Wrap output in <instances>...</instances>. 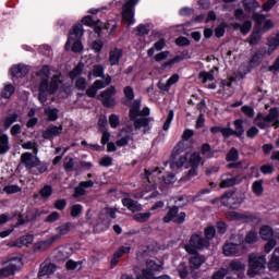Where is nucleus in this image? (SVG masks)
<instances>
[{
  "label": "nucleus",
  "mask_w": 279,
  "mask_h": 279,
  "mask_svg": "<svg viewBox=\"0 0 279 279\" xmlns=\"http://www.w3.org/2000/svg\"><path fill=\"white\" fill-rule=\"evenodd\" d=\"M124 97L121 98L122 106H125L129 109L130 121H135L138 117H149L150 110L149 107H144L141 111L142 100L137 98L134 100L136 95L134 94V88L132 86H125L123 88Z\"/></svg>",
  "instance_id": "f257e3e1"
},
{
  "label": "nucleus",
  "mask_w": 279,
  "mask_h": 279,
  "mask_svg": "<svg viewBox=\"0 0 279 279\" xmlns=\"http://www.w3.org/2000/svg\"><path fill=\"white\" fill-rule=\"evenodd\" d=\"M195 136V131L191 129H185L181 136V141L174 146L171 157H170V168L172 170L182 169L186 163L187 157L186 155H181L186 149V141L193 138Z\"/></svg>",
  "instance_id": "f03ea898"
},
{
  "label": "nucleus",
  "mask_w": 279,
  "mask_h": 279,
  "mask_svg": "<svg viewBox=\"0 0 279 279\" xmlns=\"http://www.w3.org/2000/svg\"><path fill=\"white\" fill-rule=\"evenodd\" d=\"M21 162L24 165L26 171H31L32 175H43V173L49 170V163L40 161V158L34 156L32 153L22 154Z\"/></svg>",
  "instance_id": "7ed1b4c3"
},
{
  "label": "nucleus",
  "mask_w": 279,
  "mask_h": 279,
  "mask_svg": "<svg viewBox=\"0 0 279 279\" xmlns=\"http://www.w3.org/2000/svg\"><path fill=\"white\" fill-rule=\"evenodd\" d=\"M210 247V242L206 240L201 233H193L190 236L189 244L184 245V250L187 254H197V252H204Z\"/></svg>",
  "instance_id": "20e7f679"
},
{
  "label": "nucleus",
  "mask_w": 279,
  "mask_h": 279,
  "mask_svg": "<svg viewBox=\"0 0 279 279\" xmlns=\"http://www.w3.org/2000/svg\"><path fill=\"white\" fill-rule=\"evenodd\" d=\"M267 265V258L264 255H256L251 253L248 255V270L247 276L250 278H255L256 276H260L265 271V267Z\"/></svg>",
  "instance_id": "39448f33"
},
{
  "label": "nucleus",
  "mask_w": 279,
  "mask_h": 279,
  "mask_svg": "<svg viewBox=\"0 0 279 279\" xmlns=\"http://www.w3.org/2000/svg\"><path fill=\"white\" fill-rule=\"evenodd\" d=\"M189 204V201L181 205H173L168 207L167 214L163 216V223H177V226H182L186 221V214L184 211L180 213V208H184ZM180 213V214H179Z\"/></svg>",
  "instance_id": "423d86ee"
},
{
  "label": "nucleus",
  "mask_w": 279,
  "mask_h": 279,
  "mask_svg": "<svg viewBox=\"0 0 279 279\" xmlns=\"http://www.w3.org/2000/svg\"><path fill=\"white\" fill-rule=\"evenodd\" d=\"M138 1L141 0H126L122 5L121 16L128 27H132V25L136 23V19H134V16L136 14V5H138Z\"/></svg>",
  "instance_id": "0eeeda50"
},
{
  "label": "nucleus",
  "mask_w": 279,
  "mask_h": 279,
  "mask_svg": "<svg viewBox=\"0 0 279 279\" xmlns=\"http://www.w3.org/2000/svg\"><path fill=\"white\" fill-rule=\"evenodd\" d=\"M72 228H74L73 222L62 223L61 226L56 228V232H58V234H54V235L50 236L49 239L40 242L37 245V248L43 250V245H46V247H51V245H53L54 242L58 241V239H60L61 236H65V234H69L71 232Z\"/></svg>",
  "instance_id": "6e6552de"
},
{
  "label": "nucleus",
  "mask_w": 279,
  "mask_h": 279,
  "mask_svg": "<svg viewBox=\"0 0 279 279\" xmlns=\"http://www.w3.org/2000/svg\"><path fill=\"white\" fill-rule=\"evenodd\" d=\"M226 193H232L229 197H226V202H223V206L229 208L230 210H236L241 208V204L245 202V193L236 194V190H229Z\"/></svg>",
  "instance_id": "1a4fd4ad"
},
{
  "label": "nucleus",
  "mask_w": 279,
  "mask_h": 279,
  "mask_svg": "<svg viewBox=\"0 0 279 279\" xmlns=\"http://www.w3.org/2000/svg\"><path fill=\"white\" fill-rule=\"evenodd\" d=\"M114 95H117V87L111 85L99 94L98 99L101 101L105 108H114V106H117Z\"/></svg>",
  "instance_id": "9d476101"
},
{
  "label": "nucleus",
  "mask_w": 279,
  "mask_h": 279,
  "mask_svg": "<svg viewBox=\"0 0 279 279\" xmlns=\"http://www.w3.org/2000/svg\"><path fill=\"white\" fill-rule=\"evenodd\" d=\"M100 221L97 222L96 229L99 230L100 232H106L108 228H110V223H112V219H117V208L108 207L106 209V216H100Z\"/></svg>",
  "instance_id": "9b49d317"
},
{
  "label": "nucleus",
  "mask_w": 279,
  "mask_h": 279,
  "mask_svg": "<svg viewBox=\"0 0 279 279\" xmlns=\"http://www.w3.org/2000/svg\"><path fill=\"white\" fill-rule=\"evenodd\" d=\"M226 217L229 221H260V217L252 214H241L239 211H228Z\"/></svg>",
  "instance_id": "f8f14e48"
},
{
  "label": "nucleus",
  "mask_w": 279,
  "mask_h": 279,
  "mask_svg": "<svg viewBox=\"0 0 279 279\" xmlns=\"http://www.w3.org/2000/svg\"><path fill=\"white\" fill-rule=\"evenodd\" d=\"M99 23H101V20H94L93 15H85L81 20V25L93 27L94 34H96L98 38H101V27H99Z\"/></svg>",
  "instance_id": "ddd939ff"
},
{
  "label": "nucleus",
  "mask_w": 279,
  "mask_h": 279,
  "mask_svg": "<svg viewBox=\"0 0 279 279\" xmlns=\"http://www.w3.org/2000/svg\"><path fill=\"white\" fill-rule=\"evenodd\" d=\"M265 48L257 49L248 61V66H251V69H256L260 66L263 60H265Z\"/></svg>",
  "instance_id": "4468645a"
},
{
  "label": "nucleus",
  "mask_w": 279,
  "mask_h": 279,
  "mask_svg": "<svg viewBox=\"0 0 279 279\" xmlns=\"http://www.w3.org/2000/svg\"><path fill=\"white\" fill-rule=\"evenodd\" d=\"M60 134H62V125H50L41 133V137L45 141H51V138L60 136Z\"/></svg>",
  "instance_id": "2eb2a0df"
},
{
  "label": "nucleus",
  "mask_w": 279,
  "mask_h": 279,
  "mask_svg": "<svg viewBox=\"0 0 279 279\" xmlns=\"http://www.w3.org/2000/svg\"><path fill=\"white\" fill-rule=\"evenodd\" d=\"M243 182V179L241 177H232V173L227 174V179H222L220 182V189H230L232 186H236Z\"/></svg>",
  "instance_id": "dca6fc26"
},
{
  "label": "nucleus",
  "mask_w": 279,
  "mask_h": 279,
  "mask_svg": "<svg viewBox=\"0 0 279 279\" xmlns=\"http://www.w3.org/2000/svg\"><path fill=\"white\" fill-rule=\"evenodd\" d=\"M122 206L128 208L131 213H141L143 210V205L138 203V201H134L130 197L122 198Z\"/></svg>",
  "instance_id": "f3484780"
},
{
  "label": "nucleus",
  "mask_w": 279,
  "mask_h": 279,
  "mask_svg": "<svg viewBox=\"0 0 279 279\" xmlns=\"http://www.w3.org/2000/svg\"><path fill=\"white\" fill-rule=\"evenodd\" d=\"M122 206L128 208L131 213H141L143 210V205L138 203V201H134L130 197L122 198Z\"/></svg>",
  "instance_id": "a211bd4d"
},
{
  "label": "nucleus",
  "mask_w": 279,
  "mask_h": 279,
  "mask_svg": "<svg viewBox=\"0 0 279 279\" xmlns=\"http://www.w3.org/2000/svg\"><path fill=\"white\" fill-rule=\"evenodd\" d=\"M12 77L23 78L29 73V69L25 64H16L10 69Z\"/></svg>",
  "instance_id": "6ab92c4d"
},
{
  "label": "nucleus",
  "mask_w": 279,
  "mask_h": 279,
  "mask_svg": "<svg viewBox=\"0 0 279 279\" xmlns=\"http://www.w3.org/2000/svg\"><path fill=\"white\" fill-rule=\"evenodd\" d=\"M49 75H51V68L47 64L43 65L41 69L36 72V76L40 77L39 86H43V84L49 86Z\"/></svg>",
  "instance_id": "aec40b11"
},
{
  "label": "nucleus",
  "mask_w": 279,
  "mask_h": 279,
  "mask_svg": "<svg viewBox=\"0 0 279 279\" xmlns=\"http://www.w3.org/2000/svg\"><path fill=\"white\" fill-rule=\"evenodd\" d=\"M222 252L225 256H238V254H241V244L236 243H226L222 246Z\"/></svg>",
  "instance_id": "412c9836"
},
{
  "label": "nucleus",
  "mask_w": 279,
  "mask_h": 279,
  "mask_svg": "<svg viewBox=\"0 0 279 279\" xmlns=\"http://www.w3.org/2000/svg\"><path fill=\"white\" fill-rule=\"evenodd\" d=\"M263 40V33L260 31V27L255 26L248 36V45L251 47H256Z\"/></svg>",
  "instance_id": "4be33fe9"
},
{
  "label": "nucleus",
  "mask_w": 279,
  "mask_h": 279,
  "mask_svg": "<svg viewBox=\"0 0 279 279\" xmlns=\"http://www.w3.org/2000/svg\"><path fill=\"white\" fill-rule=\"evenodd\" d=\"M191 269H199L204 263H206V258L204 255H201L199 252H196V254H192V256L189 259Z\"/></svg>",
  "instance_id": "5701e85b"
},
{
  "label": "nucleus",
  "mask_w": 279,
  "mask_h": 279,
  "mask_svg": "<svg viewBox=\"0 0 279 279\" xmlns=\"http://www.w3.org/2000/svg\"><path fill=\"white\" fill-rule=\"evenodd\" d=\"M185 56H189V50H184L182 54H177L174 58L163 62L161 64V69H172L173 64H180V62L184 60Z\"/></svg>",
  "instance_id": "b1692460"
},
{
  "label": "nucleus",
  "mask_w": 279,
  "mask_h": 279,
  "mask_svg": "<svg viewBox=\"0 0 279 279\" xmlns=\"http://www.w3.org/2000/svg\"><path fill=\"white\" fill-rule=\"evenodd\" d=\"M121 58H123V50L116 48L109 52V62L111 66H118L119 62H121Z\"/></svg>",
  "instance_id": "393cba45"
},
{
  "label": "nucleus",
  "mask_w": 279,
  "mask_h": 279,
  "mask_svg": "<svg viewBox=\"0 0 279 279\" xmlns=\"http://www.w3.org/2000/svg\"><path fill=\"white\" fill-rule=\"evenodd\" d=\"M259 236L263 241H269L274 238V228L269 225H264L259 229Z\"/></svg>",
  "instance_id": "a878e982"
},
{
  "label": "nucleus",
  "mask_w": 279,
  "mask_h": 279,
  "mask_svg": "<svg viewBox=\"0 0 279 279\" xmlns=\"http://www.w3.org/2000/svg\"><path fill=\"white\" fill-rule=\"evenodd\" d=\"M54 271H58V266H56V264H45L40 266L38 276H51Z\"/></svg>",
  "instance_id": "bb28decb"
},
{
  "label": "nucleus",
  "mask_w": 279,
  "mask_h": 279,
  "mask_svg": "<svg viewBox=\"0 0 279 279\" xmlns=\"http://www.w3.org/2000/svg\"><path fill=\"white\" fill-rule=\"evenodd\" d=\"M10 151V137L7 134L0 135V156Z\"/></svg>",
  "instance_id": "cd10ccee"
},
{
  "label": "nucleus",
  "mask_w": 279,
  "mask_h": 279,
  "mask_svg": "<svg viewBox=\"0 0 279 279\" xmlns=\"http://www.w3.org/2000/svg\"><path fill=\"white\" fill-rule=\"evenodd\" d=\"M201 154L202 156H205V158L210 159L215 158L217 150L213 149V146H210L208 143H204L201 146Z\"/></svg>",
  "instance_id": "c85d7f7f"
},
{
  "label": "nucleus",
  "mask_w": 279,
  "mask_h": 279,
  "mask_svg": "<svg viewBox=\"0 0 279 279\" xmlns=\"http://www.w3.org/2000/svg\"><path fill=\"white\" fill-rule=\"evenodd\" d=\"M268 267L274 271H277V269H279V247L275 248L268 263Z\"/></svg>",
  "instance_id": "c756f323"
},
{
  "label": "nucleus",
  "mask_w": 279,
  "mask_h": 279,
  "mask_svg": "<svg viewBox=\"0 0 279 279\" xmlns=\"http://www.w3.org/2000/svg\"><path fill=\"white\" fill-rule=\"evenodd\" d=\"M233 125L235 130H233V136H236V138H241L243 134H245V129L243 128V119H236L233 121Z\"/></svg>",
  "instance_id": "7c9ffc66"
},
{
  "label": "nucleus",
  "mask_w": 279,
  "mask_h": 279,
  "mask_svg": "<svg viewBox=\"0 0 279 279\" xmlns=\"http://www.w3.org/2000/svg\"><path fill=\"white\" fill-rule=\"evenodd\" d=\"M63 169L65 173L77 171V168H75V159H73V157H65L63 161Z\"/></svg>",
  "instance_id": "2f4dec72"
},
{
  "label": "nucleus",
  "mask_w": 279,
  "mask_h": 279,
  "mask_svg": "<svg viewBox=\"0 0 279 279\" xmlns=\"http://www.w3.org/2000/svg\"><path fill=\"white\" fill-rule=\"evenodd\" d=\"M16 272V266L8 264L5 267L0 269V278H10Z\"/></svg>",
  "instance_id": "473e14b6"
},
{
  "label": "nucleus",
  "mask_w": 279,
  "mask_h": 279,
  "mask_svg": "<svg viewBox=\"0 0 279 279\" xmlns=\"http://www.w3.org/2000/svg\"><path fill=\"white\" fill-rule=\"evenodd\" d=\"M276 119H279L278 108L272 107L269 109L268 114L264 117L266 123H274Z\"/></svg>",
  "instance_id": "72a5a7b5"
},
{
  "label": "nucleus",
  "mask_w": 279,
  "mask_h": 279,
  "mask_svg": "<svg viewBox=\"0 0 279 279\" xmlns=\"http://www.w3.org/2000/svg\"><path fill=\"white\" fill-rule=\"evenodd\" d=\"M14 93H16V87H14V85H12V84H8L1 90L0 95H1L2 99H10V97H12V95H14Z\"/></svg>",
  "instance_id": "f704fd0d"
},
{
  "label": "nucleus",
  "mask_w": 279,
  "mask_h": 279,
  "mask_svg": "<svg viewBox=\"0 0 279 279\" xmlns=\"http://www.w3.org/2000/svg\"><path fill=\"white\" fill-rule=\"evenodd\" d=\"M49 90V85L43 83L39 85V93H38V101L41 104H47V93Z\"/></svg>",
  "instance_id": "c9c22d12"
},
{
  "label": "nucleus",
  "mask_w": 279,
  "mask_h": 279,
  "mask_svg": "<svg viewBox=\"0 0 279 279\" xmlns=\"http://www.w3.org/2000/svg\"><path fill=\"white\" fill-rule=\"evenodd\" d=\"M39 195L41 199H49L53 195V186L50 184L44 185L39 191Z\"/></svg>",
  "instance_id": "e433bc0d"
},
{
  "label": "nucleus",
  "mask_w": 279,
  "mask_h": 279,
  "mask_svg": "<svg viewBox=\"0 0 279 279\" xmlns=\"http://www.w3.org/2000/svg\"><path fill=\"white\" fill-rule=\"evenodd\" d=\"M134 221H137V223H147L149 219H151V213H137L133 217Z\"/></svg>",
  "instance_id": "4c0bfd02"
},
{
  "label": "nucleus",
  "mask_w": 279,
  "mask_h": 279,
  "mask_svg": "<svg viewBox=\"0 0 279 279\" xmlns=\"http://www.w3.org/2000/svg\"><path fill=\"white\" fill-rule=\"evenodd\" d=\"M243 5L246 12H254L257 8H260V3L256 0H244Z\"/></svg>",
  "instance_id": "58836bf2"
},
{
  "label": "nucleus",
  "mask_w": 279,
  "mask_h": 279,
  "mask_svg": "<svg viewBox=\"0 0 279 279\" xmlns=\"http://www.w3.org/2000/svg\"><path fill=\"white\" fill-rule=\"evenodd\" d=\"M198 80H202L203 84H206V82H214L215 81V72H206L202 71L198 73Z\"/></svg>",
  "instance_id": "ea45409f"
},
{
  "label": "nucleus",
  "mask_w": 279,
  "mask_h": 279,
  "mask_svg": "<svg viewBox=\"0 0 279 279\" xmlns=\"http://www.w3.org/2000/svg\"><path fill=\"white\" fill-rule=\"evenodd\" d=\"M9 265H14L16 267V271L23 267V255H13L8 260Z\"/></svg>",
  "instance_id": "a19ab883"
},
{
  "label": "nucleus",
  "mask_w": 279,
  "mask_h": 279,
  "mask_svg": "<svg viewBox=\"0 0 279 279\" xmlns=\"http://www.w3.org/2000/svg\"><path fill=\"white\" fill-rule=\"evenodd\" d=\"M84 72V63L80 62L73 70L69 72L70 80H75V77H80Z\"/></svg>",
  "instance_id": "79ce46f5"
},
{
  "label": "nucleus",
  "mask_w": 279,
  "mask_h": 279,
  "mask_svg": "<svg viewBox=\"0 0 279 279\" xmlns=\"http://www.w3.org/2000/svg\"><path fill=\"white\" fill-rule=\"evenodd\" d=\"M229 267L232 271H240V272L245 271V264H243L239 259L231 260L229 264Z\"/></svg>",
  "instance_id": "37998d69"
},
{
  "label": "nucleus",
  "mask_w": 279,
  "mask_h": 279,
  "mask_svg": "<svg viewBox=\"0 0 279 279\" xmlns=\"http://www.w3.org/2000/svg\"><path fill=\"white\" fill-rule=\"evenodd\" d=\"M58 112H60V110H58V108H51L48 107L45 109V114L46 117H48V121H58Z\"/></svg>",
  "instance_id": "c03bdc74"
},
{
  "label": "nucleus",
  "mask_w": 279,
  "mask_h": 279,
  "mask_svg": "<svg viewBox=\"0 0 279 279\" xmlns=\"http://www.w3.org/2000/svg\"><path fill=\"white\" fill-rule=\"evenodd\" d=\"M204 234L205 240L208 241V243H210V241H213V239H215L217 234V229L215 228V226H208L205 228Z\"/></svg>",
  "instance_id": "a18cd8bd"
},
{
  "label": "nucleus",
  "mask_w": 279,
  "mask_h": 279,
  "mask_svg": "<svg viewBox=\"0 0 279 279\" xmlns=\"http://www.w3.org/2000/svg\"><path fill=\"white\" fill-rule=\"evenodd\" d=\"M146 269L148 271H151L153 274H155V271H162V265H159L154 259H148L146 262Z\"/></svg>",
  "instance_id": "49530a36"
},
{
  "label": "nucleus",
  "mask_w": 279,
  "mask_h": 279,
  "mask_svg": "<svg viewBox=\"0 0 279 279\" xmlns=\"http://www.w3.org/2000/svg\"><path fill=\"white\" fill-rule=\"evenodd\" d=\"M252 19H253L254 23H256L255 27H260L263 25V23H265L267 21V15L260 14L258 12H254L252 15Z\"/></svg>",
  "instance_id": "de8ad7c7"
},
{
  "label": "nucleus",
  "mask_w": 279,
  "mask_h": 279,
  "mask_svg": "<svg viewBox=\"0 0 279 279\" xmlns=\"http://www.w3.org/2000/svg\"><path fill=\"white\" fill-rule=\"evenodd\" d=\"M201 162H202V155L197 151L193 153L190 157L191 167H196L197 169H199Z\"/></svg>",
  "instance_id": "09e8293b"
},
{
  "label": "nucleus",
  "mask_w": 279,
  "mask_h": 279,
  "mask_svg": "<svg viewBox=\"0 0 279 279\" xmlns=\"http://www.w3.org/2000/svg\"><path fill=\"white\" fill-rule=\"evenodd\" d=\"M134 122L135 130H141V128H147L149 125V119L148 118H135V120H131Z\"/></svg>",
  "instance_id": "8fccbe9b"
},
{
  "label": "nucleus",
  "mask_w": 279,
  "mask_h": 279,
  "mask_svg": "<svg viewBox=\"0 0 279 279\" xmlns=\"http://www.w3.org/2000/svg\"><path fill=\"white\" fill-rule=\"evenodd\" d=\"M252 191L255 195L260 196L265 189L263 187V180H257L252 184Z\"/></svg>",
  "instance_id": "3c124183"
},
{
  "label": "nucleus",
  "mask_w": 279,
  "mask_h": 279,
  "mask_svg": "<svg viewBox=\"0 0 279 279\" xmlns=\"http://www.w3.org/2000/svg\"><path fill=\"white\" fill-rule=\"evenodd\" d=\"M245 243H248V245H252V243H256L258 241V232L251 230L246 233L244 238Z\"/></svg>",
  "instance_id": "603ef678"
},
{
  "label": "nucleus",
  "mask_w": 279,
  "mask_h": 279,
  "mask_svg": "<svg viewBox=\"0 0 279 279\" xmlns=\"http://www.w3.org/2000/svg\"><path fill=\"white\" fill-rule=\"evenodd\" d=\"M227 162H236L239 160V150L232 147L226 156Z\"/></svg>",
  "instance_id": "864d4df0"
},
{
  "label": "nucleus",
  "mask_w": 279,
  "mask_h": 279,
  "mask_svg": "<svg viewBox=\"0 0 279 279\" xmlns=\"http://www.w3.org/2000/svg\"><path fill=\"white\" fill-rule=\"evenodd\" d=\"M17 119H19V114L16 113H12L8 116L3 121V125L5 130L10 129L12 126V123H16Z\"/></svg>",
  "instance_id": "5fc2aeb1"
},
{
  "label": "nucleus",
  "mask_w": 279,
  "mask_h": 279,
  "mask_svg": "<svg viewBox=\"0 0 279 279\" xmlns=\"http://www.w3.org/2000/svg\"><path fill=\"white\" fill-rule=\"evenodd\" d=\"M98 132H108V118L104 114L98 119Z\"/></svg>",
  "instance_id": "6e6d98bb"
},
{
  "label": "nucleus",
  "mask_w": 279,
  "mask_h": 279,
  "mask_svg": "<svg viewBox=\"0 0 279 279\" xmlns=\"http://www.w3.org/2000/svg\"><path fill=\"white\" fill-rule=\"evenodd\" d=\"M83 210H84V206H82L80 204H75L71 207L70 215H71V217L76 219L77 217H80V215H82Z\"/></svg>",
  "instance_id": "4d7b16f0"
},
{
  "label": "nucleus",
  "mask_w": 279,
  "mask_h": 279,
  "mask_svg": "<svg viewBox=\"0 0 279 279\" xmlns=\"http://www.w3.org/2000/svg\"><path fill=\"white\" fill-rule=\"evenodd\" d=\"M22 189L19 185H7L3 187V193L7 195H14L15 193H21Z\"/></svg>",
  "instance_id": "13d9d810"
},
{
  "label": "nucleus",
  "mask_w": 279,
  "mask_h": 279,
  "mask_svg": "<svg viewBox=\"0 0 279 279\" xmlns=\"http://www.w3.org/2000/svg\"><path fill=\"white\" fill-rule=\"evenodd\" d=\"M58 88H60L58 80L52 78L50 83L48 81V93H50V95H56V93H58Z\"/></svg>",
  "instance_id": "bf43d9fd"
},
{
  "label": "nucleus",
  "mask_w": 279,
  "mask_h": 279,
  "mask_svg": "<svg viewBox=\"0 0 279 279\" xmlns=\"http://www.w3.org/2000/svg\"><path fill=\"white\" fill-rule=\"evenodd\" d=\"M92 73H93L94 77H102V78L106 77V75H104L105 69H104L102 64L94 65Z\"/></svg>",
  "instance_id": "052dcab7"
},
{
  "label": "nucleus",
  "mask_w": 279,
  "mask_h": 279,
  "mask_svg": "<svg viewBox=\"0 0 279 279\" xmlns=\"http://www.w3.org/2000/svg\"><path fill=\"white\" fill-rule=\"evenodd\" d=\"M137 36L143 37V36H149V26L145 24H140L136 27Z\"/></svg>",
  "instance_id": "680f3d73"
},
{
  "label": "nucleus",
  "mask_w": 279,
  "mask_h": 279,
  "mask_svg": "<svg viewBox=\"0 0 279 279\" xmlns=\"http://www.w3.org/2000/svg\"><path fill=\"white\" fill-rule=\"evenodd\" d=\"M70 35L76 36V37L84 36V25L83 24L74 25L72 33L70 32Z\"/></svg>",
  "instance_id": "e2e57ef3"
},
{
  "label": "nucleus",
  "mask_w": 279,
  "mask_h": 279,
  "mask_svg": "<svg viewBox=\"0 0 279 279\" xmlns=\"http://www.w3.org/2000/svg\"><path fill=\"white\" fill-rule=\"evenodd\" d=\"M156 276L151 270L142 269V274L136 276V279H155Z\"/></svg>",
  "instance_id": "0e129e2a"
},
{
  "label": "nucleus",
  "mask_w": 279,
  "mask_h": 279,
  "mask_svg": "<svg viewBox=\"0 0 279 279\" xmlns=\"http://www.w3.org/2000/svg\"><path fill=\"white\" fill-rule=\"evenodd\" d=\"M232 192H225L221 196L219 197H215L214 199L210 201V204H221V206H223V202L226 201V197H231Z\"/></svg>",
  "instance_id": "69168bd1"
},
{
  "label": "nucleus",
  "mask_w": 279,
  "mask_h": 279,
  "mask_svg": "<svg viewBox=\"0 0 279 279\" xmlns=\"http://www.w3.org/2000/svg\"><path fill=\"white\" fill-rule=\"evenodd\" d=\"M177 47H189L191 45V39L185 36H180L175 39Z\"/></svg>",
  "instance_id": "338daca9"
},
{
  "label": "nucleus",
  "mask_w": 279,
  "mask_h": 279,
  "mask_svg": "<svg viewBox=\"0 0 279 279\" xmlns=\"http://www.w3.org/2000/svg\"><path fill=\"white\" fill-rule=\"evenodd\" d=\"M86 86H88V84L86 83V78L84 77H78L75 82V88L77 90H86Z\"/></svg>",
  "instance_id": "774afa93"
}]
</instances>
